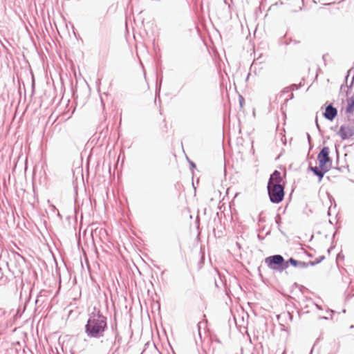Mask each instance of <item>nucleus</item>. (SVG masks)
Here are the masks:
<instances>
[{
    "instance_id": "obj_1",
    "label": "nucleus",
    "mask_w": 354,
    "mask_h": 354,
    "mask_svg": "<svg viewBox=\"0 0 354 354\" xmlns=\"http://www.w3.org/2000/svg\"><path fill=\"white\" fill-rule=\"evenodd\" d=\"M106 326V318L104 316L99 313L93 314L86 325V333L91 337H100L103 336Z\"/></svg>"
},
{
    "instance_id": "obj_2",
    "label": "nucleus",
    "mask_w": 354,
    "mask_h": 354,
    "mask_svg": "<svg viewBox=\"0 0 354 354\" xmlns=\"http://www.w3.org/2000/svg\"><path fill=\"white\" fill-rule=\"evenodd\" d=\"M329 148L324 147L317 156L319 167H310L314 174L319 177L320 180L330 167L331 159L329 157Z\"/></svg>"
},
{
    "instance_id": "obj_3",
    "label": "nucleus",
    "mask_w": 354,
    "mask_h": 354,
    "mask_svg": "<svg viewBox=\"0 0 354 354\" xmlns=\"http://www.w3.org/2000/svg\"><path fill=\"white\" fill-rule=\"evenodd\" d=\"M268 190L270 201L278 203L284 197V187L281 185H268Z\"/></svg>"
},
{
    "instance_id": "obj_4",
    "label": "nucleus",
    "mask_w": 354,
    "mask_h": 354,
    "mask_svg": "<svg viewBox=\"0 0 354 354\" xmlns=\"http://www.w3.org/2000/svg\"><path fill=\"white\" fill-rule=\"evenodd\" d=\"M265 262L272 270H282L288 267V262H285L283 257L279 254L267 257Z\"/></svg>"
},
{
    "instance_id": "obj_5",
    "label": "nucleus",
    "mask_w": 354,
    "mask_h": 354,
    "mask_svg": "<svg viewBox=\"0 0 354 354\" xmlns=\"http://www.w3.org/2000/svg\"><path fill=\"white\" fill-rule=\"evenodd\" d=\"M337 133L342 140L348 139L354 135V125H342L340 127Z\"/></svg>"
},
{
    "instance_id": "obj_6",
    "label": "nucleus",
    "mask_w": 354,
    "mask_h": 354,
    "mask_svg": "<svg viewBox=\"0 0 354 354\" xmlns=\"http://www.w3.org/2000/svg\"><path fill=\"white\" fill-rule=\"evenodd\" d=\"M283 181V178L281 172L275 170L270 176L268 185H281Z\"/></svg>"
},
{
    "instance_id": "obj_7",
    "label": "nucleus",
    "mask_w": 354,
    "mask_h": 354,
    "mask_svg": "<svg viewBox=\"0 0 354 354\" xmlns=\"http://www.w3.org/2000/svg\"><path fill=\"white\" fill-rule=\"evenodd\" d=\"M337 109L332 105H328L326 108L324 115L326 119L329 120H333L337 116Z\"/></svg>"
},
{
    "instance_id": "obj_8",
    "label": "nucleus",
    "mask_w": 354,
    "mask_h": 354,
    "mask_svg": "<svg viewBox=\"0 0 354 354\" xmlns=\"http://www.w3.org/2000/svg\"><path fill=\"white\" fill-rule=\"evenodd\" d=\"M346 102V113L353 114L354 113V94L347 97Z\"/></svg>"
},
{
    "instance_id": "obj_9",
    "label": "nucleus",
    "mask_w": 354,
    "mask_h": 354,
    "mask_svg": "<svg viewBox=\"0 0 354 354\" xmlns=\"http://www.w3.org/2000/svg\"><path fill=\"white\" fill-rule=\"evenodd\" d=\"M288 262H290L293 266H297L299 264H301V262H298L297 261H296L295 259H292V258H290L288 261ZM302 264H305L304 263H302Z\"/></svg>"
},
{
    "instance_id": "obj_10",
    "label": "nucleus",
    "mask_w": 354,
    "mask_h": 354,
    "mask_svg": "<svg viewBox=\"0 0 354 354\" xmlns=\"http://www.w3.org/2000/svg\"><path fill=\"white\" fill-rule=\"evenodd\" d=\"M282 354H286V350L283 351Z\"/></svg>"
}]
</instances>
